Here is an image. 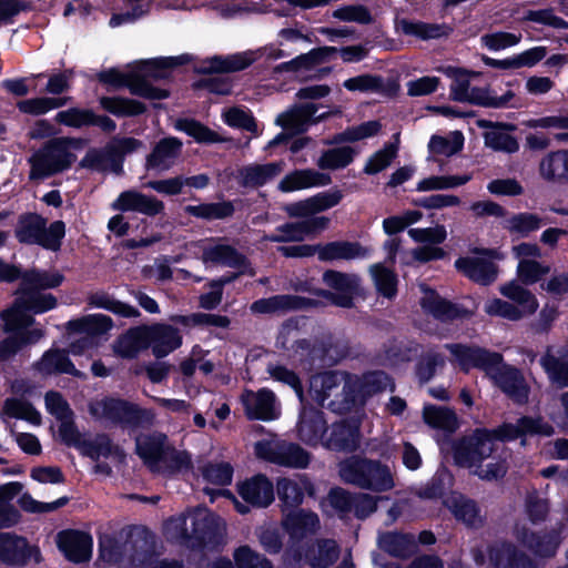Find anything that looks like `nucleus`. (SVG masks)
<instances>
[{
  "label": "nucleus",
  "mask_w": 568,
  "mask_h": 568,
  "mask_svg": "<svg viewBox=\"0 0 568 568\" xmlns=\"http://www.w3.org/2000/svg\"><path fill=\"white\" fill-rule=\"evenodd\" d=\"M552 427L541 418L523 417L516 424H504L493 433L478 429L471 436L454 444L455 463L468 468L484 480L504 477L507 471L505 457L497 453L495 438L514 440L527 435L550 436Z\"/></svg>",
  "instance_id": "f257e3e1"
},
{
  "label": "nucleus",
  "mask_w": 568,
  "mask_h": 568,
  "mask_svg": "<svg viewBox=\"0 0 568 568\" xmlns=\"http://www.w3.org/2000/svg\"><path fill=\"white\" fill-rule=\"evenodd\" d=\"M184 61L183 55L140 61L130 65L125 72L118 69L102 71L98 74V79L113 87H128L133 94L150 100H161L168 97L166 91L151 85L150 80L168 78L171 70Z\"/></svg>",
  "instance_id": "f03ea898"
},
{
  "label": "nucleus",
  "mask_w": 568,
  "mask_h": 568,
  "mask_svg": "<svg viewBox=\"0 0 568 568\" xmlns=\"http://www.w3.org/2000/svg\"><path fill=\"white\" fill-rule=\"evenodd\" d=\"M438 71L452 79L450 97L455 101L496 109L519 105V100L511 88H508L501 94L487 88H471L469 77L477 75L476 72L452 65L440 67Z\"/></svg>",
  "instance_id": "7ed1b4c3"
},
{
  "label": "nucleus",
  "mask_w": 568,
  "mask_h": 568,
  "mask_svg": "<svg viewBox=\"0 0 568 568\" xmlns=\"http://www.w3.org/2000/svg\"><path fill=\"white\" fill-rule=\"evenodd\" d=\"M81 141L73 138H53L34 151L28 162L29 179L43 180L69 169L77 160L75 150Z\"/></svg>",
  "instance_id": "20e7f679"
},
{
  "label": "nucleus",
  "mask_w": 568,
  "mask_h": 568,
  "mask_svg": "<svg viewBox=\"0 0 568 568\" xmlns=\"http://www.w3.org/2000/svg\"><path fill=\"white\" fill-rule=\"evenodd\" d=\"M63 281L59 272H45L32 270L22 277V294L17 298L14 305L28 313H44L55 307L57 300L50 293H41V290L58 287Z\"/></svg>",
  "instance_id": "39448f33"
},
{
  "label": "nucleus",
  "mask_w": 568,
  "mask_h": 568,
  "mask_svg": "<svg viewBox=\"0 0 568 568\" xmlns=\"http://www.w3.org/2000/svg\"><path fill=\"white\" fill-rule=\"evenodd\" d=\"M358 381H351V377L339 372H326L315 375L310 382V394L321 405L334 397L327 403L333 410H348L356 404L353 395V386Z\"/></svg>",
  "instance_id": "423d86ee"
},
{
  "label": "nucleus",
  "mask_w": 568,
  "mask_h": 568,
  "mask_svg": "<svg viewBox=\"0 0 568 568\" xmlns=\"http://www.w3.org/2000/svg\"><path fill=\"white\" fill-rule=\"evenodd\" d=\"M499 292L511 302L500 298L487 301L484 310L490 316L517 322L535 314L538 310L539 303L536 296L516 281L501 285Z\"/></svg>",
  "instance_id": "0eeeda50"
},
{
  "label": "nucleus",
  "mask_w": 568,
  "mask_h": 568,
  "mask_svg": "<svg viewBox=\"0 0 568 568\" xmlns=\"http://www.w3.org/2000/svg\"><path fill=\"white\" fill-rule=\"evenodd\" d=\"M339 475L345 483L374 491H386L395 486L389 468L375 460L347 459L341 463Z\"/></svg>",
  "instance_id": "6e6552de"
},
{
  "label": "nucleus",
  "mask_w": 568,
  "mask_h": 568,
  "mask_svg": "<svg viewBox=\"0 0 568 568\" xmlns=\"http://www.w3.org/2000/svg\"><path fill=\"white\" fill-rule=\"evenodd\" d=\"M6 332L10 336L0 343V359L4 361L14 355L18 349L30 343H36L42 336L40 328H30L33 318L20 308V305H13L2 313Z\"/></svg>",
  "instance_id": "1a4fd4ad"
},
{
  "label": "nucleus",
  "mask_w": 568,
  "mask_h": 568,
  "mask_svg": "<svg viewBox=\"0 0 568 568\" xmlns=\"http://www.w3.org/2000/svg\"><path fill=\"white\" fill-rule=\"evenodd\" d=\"M90 414L99 419L125 425H138L142 422H152L154 414L142 409L138 405L113 397H102L92 400L89 405Z\"/></svg>",
  "instance_id": "9d476101"
},
{
  "label": "nucleus",
  "mask_w": 568,
  "mask_h": 568,
  "mask_svg": "<svg viewBox=\"0 0 568 568\" xmlns=\"http://www.w3.org/2000/svg\"><path fill=\"white\" fill-rule=\"evenodd\" d=\"M258 458L291 468H305L310 455L301 446L278 439L261 440L255 444Z\"/></svg>",
  "instance_id": "9b49d317"
},
{
  "label": "nucleus",
  "mask_w": 568,
  "mask_h": 568,
  "mask_svg": "<svg viewBox=\"0 0 568 568\" xmlns=\"http://www.w3.org/2000/svg\"><path fill=\"white\" fill-rule=\"evenodd\" d=\"M166 436L155 434L152 436H140L136 439V452L144 463L154 471H160L162 465L169 459L176 462V467L189 465V457L171 449L165 445Z\"/></svg>",
  "instance_id": "f8f14e48"
},
{
  "label": "nucleus",
  "mask_w": 568,
  "mask_h": 568,
  "mask_svg": "<svg viewBox=\"0 0 568 568\" xmlns=\"http://www.w3.org/2000/svg\"><path fill=\"white\" fill-rule=\"evenodd\" d=\"M339 52L344 62H358L363 60L367 51L363 45H351L342 49L335 47H323L313 49L308 53L301 54L295 59L284 62L276 69L280 71L311 70L314 67L327 61L332 54Z\"/></svg>",
  "instance_id": "ddd939ff"
},
{
  "label": "nucleus",
  "mask_w": 568,
  "mask_h": 568,
  "mask_svg": "<svg viewBox=\"0 0 568 568\" xmlns=\"http://www.w3.org/2000/svg\"><path fill=\"white\" fill-rule=\"evenodd\" d=\"M476 253L479 256L458 258L455 266L471 281L488 285L497 277V267L493 261L503 260L504 254L496 248L478 250Z\"/></svg>",
  "instance_id": "4468645a"
},
{
  "label": "nucleus",
  "mask_w": 568,
  "mask_h": 568,
  "mask_svg": "<svg viewBox=\"0 0 568 568\" xmlns=\"http://www.w3.org/2000/svg\"><path fill=\"white\" fill-rule=\"evenodd\" d=\"M284 57L285 53L283 50L270 44L256 50L237 52L227 57H213L209 60L207 70L211 72H236L247 68L262 58L266 60H277Z\"/></svg>",
  "instance_id": "2eb2a0df"
},
{
  "label": "nucleus",
  "mask_w": 568,
  "mask_h": 568,
  "mask_svg": "<svg viewBox=\"0 0 568 568\" xmlns=\"http://www.w3.org/2000/svg\"><path fill=\"white\" fill-rule=\"evenodd\" d=\"M487 376L514 402L524 404L528 400L529 386L523 373L506 364L501 355L499 363H495Z\"/></svg>",
  "instance_id": "dca6fc26"
},
{
  "label": "nucleus",
  "mask_w": 568,
  "mask_h": 568,
  "mask_svg": "<svg viewBox=\"0 0 568 568\" xmlns=\"http://www.w3.org/2000/svg\"><path fill=\"white\" fill-rule=\"evenodd\" d=\"M446 348L452 355V363L462 371L469 372L471 368H478L488 375L495 363H499L500 354L490 352L478 346H468L464 344H447Z\"/></svg>",
  "instance_id": "f3484780"
},
{
  "label": "nucleus",
  "mask_w": 568,
  "mask_h": 568,
  "mask_svg": "<svg viewBox=\"0 0 568 568\" xmlns=\"http://www.w3.org/2000/svg\"><path fill=\"white\" fill-rule=\"evenodd\" d=\"M0 561L10 566H26L31 561L38 564L41 561V554L26 538L0 532Z\"/></svg>",
  "instance_id": "a211bd4d"
},
{
  "label": "nucleus",
  "mask_w": 568,
  "mask_h": 568,
  "mask_svg": "<svg viewBox=\"0 0 568 568\" xmlns=\"http://www.w3.org/2000/svg\"><path fill=\"white\" fill-rule=\"evenodd\" d=\"M112 320L103 314H91L78 320L70 321L68 328L71 332L84 333L85 336L72 342L70 352L80 355L93 346L92 337L105 334L112 328Z\"/></svg>",
  "instance_id": "6ab92c4d"
},
{
  "label": "nucleus",
  "mask_w": 568,
  "mask_h": 568,
  "mask_svg": "<svg viewBox=\"0 0 568 568\" xmlns=\"http://www.w3.org/2000/svg\"><path fill=\"white\" fill-rule=\"evenodd\" d=\"M324 283L335 290L337 294L317 291L316 294L323 295L332 301L333 304L341 307H351L353 296L359 287V277L355 274H345L336 271H327L323 275Z\"/></svg>",
  "instance_id": "aec40b11"
},
{
  "label": "nucleus",
  "mask_w": 568,
  "mask_h": 568,
  "mask_svg": "<svg viewBox=\"0 0 568 568\" xmlns=\"http://www.w3.org/2000/svg\"><path fill=\"white\" fill-rule=\"evenodd\" d=\"M57 544L64 557L72 562H84L92 556L93 539L88 532L74 529L60 531Z\"/></svg>",
  "instance_id": "412c9836"
},
{
  "label": "nucleus",
  "mask_w": 568,
  "mask_h": 568,
  "mask_svg": "<svg viewBox=\"0 0 568 568\" xmlns=\"http://www.w3.org/2000/svg\"><path fill=\"white\" fill-rule=\"evenodd\" d=\"M241 399L245 414L250 419L272 420L280 415L276 396L270 389L262 388L258 392L245 390Z\"/></svg>",
  "instance_id": "4be33fe9"
},
{
  "label": "nucleus",
  "mask_w": 568,
  "mask_h": 568,
  "mask_svg": "<svg viewBox=\"0 0 568 568\" xmlns=\"http://www.w3.org/2000/svg\"><path fill=\"white\" fill-rule=\"evenodd\" d=\"M478 125L486 130L483 136L487 148L508 154L516 153L519 150L518 140L510 134L511 131L516 130V125L488 120L478 121Z\"/></svg>",
  "instance_id": "5701e85b"
},
{
  "label": "nucleus",
  "mask_w": 568,
  "mask_h": 568,
  "mask_svg": "<svg viewBox=\"0 0 568 568\" xmlns=\"http://www.w3.org/2000/svg\"><path fill=\"white\" fill-rule=\"evenodd\" d=\"M343 199L341 190L331 189L286 206L293 217H307L336 206Z\"/></svg>",
  "instance_id": "b1692460"
},
{
  "label": "nucleus",
  "mask_w": 568,
  "mask_h": 568,
  "mask_svg": "<svg viewBox=\"0 0 568 568\" xmlns=\"http://www.w3.org/2000/svg\"><path fill=\"white\" fill-rule=\"evenodd\" d=\"M202 262L205 265L221 264L230 267H242L245 257L236 248L222 240H205L200 243Z\"/></svg>",
  "instance_id": "393cba45"
},
{
  "label": "nucleus",
  "mask_w": 568,
  "mask_h": 568,
  "mask_svg": "<svg viewBox=\"0 0 568 568\" xmlns=\"http://www.w3.org/2000/svg\"><path fill=\"white\" fill-rule=\"evenodd\" d=\"M419 287L423 293L420 305L426 313L432 314L435 318L446 321L470 317L473 315V311H467L458 305L450 304L425 284H420Z\"/></svg>",
  "instance_id": "a878e982"
},
{
  "label": "nucleus",
  "mask_w": 568,
  "mask_h": 568,
  "mask_svg": "<svg viewBox=\"0 0 568 568\" xmlns=\"http://www.w3.org/2000/svg\"><path fill=\"white\" fill-rule=\"evenodd\" d=\"M189 538L194 537L201 541L220 535L225 525L223 520L206 508H197L187 515Z\"/></svg>",
  "instance_id": "bb28decb"
},
{
  "label": "nucleus",
  "mask_w": 568,
  "mask_h": 568,
  "mask_svg": "<svg viewBox=\"0 0 568 568\" xmlns=\"http://www.w3.org/2000/svg\"><path fill=\"white\" fill-rule=\"evenodd\" d=\"M144 327L148 331L149 346L158 358L169 355L182 344L180 332L171 325L155 324Z\"/></svg>",
  "instance_id": "cd10ccee"
},
{
  "label": "nucleus",
  "mask_w": 568,
  "mask_h": 568,
  "mask_svg": "<svg viewBox=\"0 0 568 568\" xmlns=\"http://www.w3.org/2000/svg\"><path fill=\"white\" fill-rule=\"evenodd\" d=\"M112 207L119 211H134L152 216L161 213L164 205L153 196L136 191H125L118 196Z\"/></svg>",
  "instance_id": "c85d7f7f"
},
{
  "label": "nucleus",
  "mask_w": 568,
  "mask_h": 568,
  "mask_svg": "<svg viewBox=\"0 0 568 568\" xmlns=\"http://www.w3.org/2000/svg\"><path fill=\"white\" fill-rule=\"evenodd\" d=\"M332 179L328 174L313 169L295 170L286 174L278 183L282 192L288 193L316 186H326L331 184Z\"/></svg>",
  "instance_id": "c756f323"
},
{
  "label": "nucleus",
  "mask_w": 568,
  "mask_h": 568,
  "mask_svg": "<svg viewBox=\"0 0 568 568\" xmlns=\"http://www.w3.org/2000/svg\"><path fill=\"white\" fill-rule=\"evenodd\" d=\"M240 496L256 507H266L274 500L273 484L263 475H257L237 486Z\"/></svg>",
  "instance_id": "7c9ffc66"
},
{
  "label": "nucleus",
  "mask_w": 568,
  "mask_h": 568,
  "mask_svg": "<svg viewBox=\"0 0 568 568\" xmlns=\"http://www.w3.org/2000/svg\"><path fill=\"white\" fill-rule=\"evenodd\" d=\"M326 433L323 413L313 408H303L298 423L300 438L308 445L322 444L324 446Z\"/></svg>",
  "instance_id": "2f4dec72"
},
{
  "label": "nucleus",
  "mask_w": 568,
  "mask_h": 568,
  "mask_svg": "<svg viewBox=\"0 0 568 568\" xmlns=\"http://www.w3.org/2000/svg\"><path fill=\"white\" fill-rule=\"evenodd\" d=\"M310 305H313V302L308 298L296 295H276L255 301L251 305V311L255 314H275L301 310Z\"/></svg>",
  "instance_id": "473e14b6"
},
{
  "label": "nucleus",
  "mask_w": 568,
  "mask_h": 568,
  "mask_svg": "<svg viewBox=\"0 0 568 568\" xmlns=\"http://www.w3.org/2000/svg\"><path fill=\"white\" fill-rule=\"evenodd\" d=\"M359 443L358 423H337L326 433L324 446L334 450H354Z\"/></svg>",
  "instance_id": "72a5a7b5"
},
{
  "label": "nucleus",
  "mask_w": 568,
  "mask_h": 568,
  "mask_svg": "<svg viewBox=\"0 0 568 568\" xmlns=\"http://www.w3.org/2000/svg\"><path fill=\"white\" fill-rule=\"evenodd\" d=\"M277 495L286 508L298 506L307 493L313 494V485L304 475L294 478H282L276 485Z\"/></svg>",
  "instance_id": "f704fd0d"
},
{
  "label": "nucleus",
  "mask_w": 568,
  "mask_h": 568,
  "mask_svg": "<svg viewBox=\"0 0 568 568\" xmlns=\"http://www.w3.org/2000/svg\"><path fill=\"white\" fill-rule=\"evenodd\" d=\"M515 534L517 539L538 557L554 556L560 544L559 536L556 532L536 536L534 532L529 534L525 526H517Z\"/></svg>",
  "instance_id": "c9c22d12"
},
{
  "label": "nucleus",
  "mask_w": 568,
  "mask_h": 568,
  "mask_svg": "<svg viewBox=\"0 0 568 568\" xmlns=\"http://www.w3.org/2000/svg\"><path fill=\"white\" fill-rule=\"evenodd\" d=\"M567 150L548 152L538 164V174L547 183H567Z\"/></svg>",
  "instance_id": "e433bc0d"
},
{
  "label": "nucleus",
  "mask_w": 568,
  "mask_h": 568,
  "mask_svg": "<svg viewBox=\"0 0 568 568\" xmlns=\"http://www.w3.org/2000/svg\"><path fill=\"white\" fill-rule=\"evenodd\" d=\"M282 525L292 539L298 540L313 534L318 528L320 520L316 514L300 509L285 514Z\"/></svg>",
  "instance_id": "4c0bfd02"
},
{
  "label": "nucleus",
  "mask_w": 568,
  "mask_h": 568,
  "mask_svg": "<svg viewBox=\"0 0 568 568\" xmlns=\"http://www.w3.org/2000/svg\"><path fill=\"white\" fill-rule=\"evenodd\" d=\"M181 148L182 142L176 138L161 140L148 156V168L160 172L169 170L179 158Z\"/></svg>",
  "instance_id": "58836bf2"
},
{
  "label": "nucleus",
  "mask_w": 568,
  "mask_h": 568,
  "mask_svg": "<svg viewBox=\"0 0 568 568\" xmlns=\"http://www.w3.org/2000/svg\"><path fill=\"white\" fill-rule=\"evenodd\" d=\"M545 225L544 219L536 213L519 212L508 216L503 227L515 239H526Z\"/></svg>",
  "instance_id": "ea45409f"
},
{
  "label": "nucleus",
  "mask_w": 568,
  "mask_h": 568,
  "mask_svg": "<svg viewBox=\"0 0 568 568\" xmlns=\"http://www.w3.org/2000/svg\"><path fill=\"white\" fill-rule=\"evenodd\" d=\"M148 347V331L144 326L129 329L113 344L114 353L122 358H134Z\"/></svg>",
  "instance_id": "a19ab883"
},
{
  "label": "nucleus",
  "mask_w": 568,
  "mask_h": 568,
  "mask_svg": "<svg viewBox=\"0 0 568 568\" xmlns=\"http://www.w3.org/2000/svg\"><path fill=\"white\" fill-rule=\"evenodd\" d=\"M351 381H358L357 384L353 386V395L356 398V404H363L367 396L377 392L394 389L389 377L383 372H371L365 374L362 378L353 376Z\"/></svg>",
  "instance_id": "79ce46f5"
},
{
  "label": "nucleus",
  "mask_w": 568,
  "mask_h": 568,
  "mask_svg": "<svg viewBox=\"0 0 568 568\" xmlns=\"http://www.w3.org/2000/svg\"><path fill=\"white\" fill-rule=\"evenodd\" d=\"M371 251L358 243L332 242L318 248L321 261L334 260H363L369 256Z\"/></svg>",
  "instance_id": "37998d69"
},
{
  "label": "nucleus",
  "mask_w": 568,
  "mask_h": 568,
  "mask_svg": "<svg viewBox=\"0 0 568 568\" xmlns=\"http://www.w3.org/2000/svg\"><path fill=\"white\" fill-rule=\"evenodd\" d=\"M315 112L316 105L313 103L297 105L280 114L276 123L291 133H300L307 129Z\"/></svg>",
  "instance_id": "c03bdc74"
},
{
  "label": "nucleus",
  "mask_w": 568,
  "mask_h": 568,
  "mask_svg": "<svg viewBox=\"0 0 568 568\" xmlns=\"http://www.w3.org/2000/svg\"><path fill=\"white\" fill-rule=\"evenodd\" d=\"M489 561L494 568H535L525 555L518 554L511 545L501 544L489 550Z\"/></svg>",
  "instance_id": "a18cd8bd"
},
{
  "label": "nucleus",
  "mask_w": 568,
  "mask_h": 568,
  "mask_svg": "<svg viewBox=\"0 0 568 568\" xmlns=\"http://www.w3.org/2000/svg\"><path fill=\"white\" fill-rule=\"evenodd\" d=\"M396 29L405 36L416 37L422 40L446 37L450 28L446 24L426 23L417 20L402 19L397 21Z\"/></svg>",
  "instance_id": "49530a36"
},
{
  "label": "nucleus",
  "mask_w": 568,
  "mask_h": 568,
  "mask_svg": "<svg viewBox=\"0 0 568 568\" xmlns=\"http://www.w3.org/2000/svg\"><path fill=\"white\" fill-rule=\"evenodd\" d=\"M540 365L552 383L568 386V351L559 353L548 348L540 358Z\"/></svg>",
  "instance_id": "de8ad7c7"
},
{
  "label": "nucleus",
  "mask_w": 568,
  "mask_h": 568,
  "mask_svg": "<svg viewBox=\"0 0 568 568\" xmlns=\"http://www.w3.org/2000/svg\"><path fill=\"white\" fill-rule=\"evenodd\" d=\"M284 170V162L252 164L240 171L241 183L245 186H261L273 180Z\"/></svg>",
  "instance_id": "09e8293b"
},
{
  "label": "nucleus",
  "mask_w": 568,
  "mask_h": 568,
  "mask_svg": "<svg viewBox=\"0 0 568 568\" xmlns=\"http://www.w3.org/2000/svg\"><path fill=\"white\" fill-rule=\"evenodd\" d=\"M463 146L464 135L459 131H452L445 135L434 134L428 142V160L436 161L439 156H453L458 153Z\"/></svg>",
  "instance_id": "8fccbe9b"
},
{
  "label": "nucleus",
  "mask_w": 568,
  "mask_h": 568,
  "mask_svg": "<svg viewBox=\"0 0 568 568\" xmlns=\"http://www.w3.org/2000/svg\"><path fill=\"white\" fill-rule=\"evenodd\" d=\"M21 489L22 485L17 481L0 486V528H8L19 523L20 513L11 501Z\"/></svg>",
  "instance_id": "3c124183"
},
{
  "label": "nucleus",
  "mask_w": 568,
  "mask_h": 568,
  "mask_svg": "<svg viewBox=\"0 0 568 568\" xmlns=\"http://www.w3.org/2000/svg\"><path fill=\"white\" fill-rule=\"evenodd\" d=\"M446 504L456 519L463 521L467 526H477L481 519L476 504L462 495H452L447 498Z\"/></svg>",
  "instance_id": "603ef678"
},
{
  "label": "nucleus",
  "mask_w": 568,
  "mask_h": 568,
  "mask_svg": "<svg viewBox=\"0 0 568 568\" xmlns=\"http://www.w3.org/2000/svg\"><path fill=\"white\" fill-rule=\"evenodd\" d=\"M71 99L69 97H40L19 101L17 108L20 112L29 115H42L51 110L59 109L69 103Z\"/></svg>",
  "instance_id": "864d4df0"
},
{
  "label": "nucleus",
  "mask_w": 568,
  "mask_h": 568,
  "mask_svg": "<svg viewBox=\"0 0 568 568\" xmlns=\"http://www.w3.org/2000/svg\"><path fill=\"white\" fill-rule=\"evenodd\" d=\"M378 544L383 550L396 557H405L416 548V541L413 536L397 532L381 535Z\"/></svg>",
  "instance_id": "5fc2aeb1"
},
{
  "label": "nucleus",
  "mask_w": 568,
  "mask_h": 568,
  "mask_svg": "<svg viewBox=\"0 0 568 568\" xmlns=\"http://www.w3.org/2000/svg\"><path fill=\"white\" fill-rule=\"evenodd\" d=\"M38 369L43 374L67 373L79 375L68 355L62 351H48L37 364Z\"/></svg>",
  "instance_id": "6e6d98bb"
},
{
  "label": "nucleus",
  "mask_w": 568,
  "mask_h": 568,
  "mask_svg": "<svg viewBox=\"0 0 568 568\" xmlns=\"http://www.w3.org/2000/svg\"><path fill=\"white\" fill-rule=\"evenodd\" d=\"M423 417L425 423L434 428L454 432L458 426L455 413L447 407L426 405Z\"/></svg>",
  "instance_id": "4d7b16f0"
},
{
  "label": "nucleus",
  "mask_w": 568,
  "mask_h": 568,
  "mask_svg": "<svg viewBox=\"0 0 568 568\" xmlns=\"http://www.w3.org/2000/svg\"><path fill=\"white\" fill-rule=\"evenodd\" d=\"M355 156V150L351 146H337L326 150L316 161L322 170H339L351 164Z\"/></svg>",
  "instance_id": "13d9d810"
},
{
  "label": "nucleus",
  "mask_w": 568,
  "mask_h": 568,
  "mask_svg": "<svg viewBox=\"0 0 568 568\" xmlns=\"http://www.w3.org/2000/svg\"><path fill=\"white\" fill-rule=\"evenodd\" d=\"M471 179V174L440 176L433 175L420 180L417 183L416 190L419 192H428L435 190L455 189L468 183Z\"/></svg>",
  "instance_id": "bf43d9fd"
},
{
  "label": "nucleus",
  "mask_w": 568,
  "mask_h": 568,
  "mask_svg": "<svg viewBox=\"0 0 568 568\" xmlns=\"http://www.w3.org/2000/svg\"><path fill=\"white\" fill-rule=\"evenodd\" d=\"M399 134L394 135V142L386 144L382 150L374 153L367 161L364 171L367 174H376L385 170L396 158L398 152Z\"/></svg>",
  "instance_id": "052dcab7"
},
{
  "label": "nucleus",
  "mask_w": 568,
  "mask_h": 568,
  "mask_svg": "<svg viewBox=\"0 0 568 568\" xmlns=\"http://www.w3.org/2000/svg\"><path fill=\"white\" fill-rule=\"evenodd\" d=\"M89 303L99 308H104L123 317H138L140 312L125 303L114 300L109 294L99 292L89 297Z\"/></svg>",
  "instance_id": "680f3d73"
},
{
  "label": "nucleus",
  "mask_w": 568,
  "mask_h": 568,
  "mask_svg": "<svg viewBox=\"0 0 568 568\" xmlns=\"http://www.w3.org/2000/svg\"><path fill=\"white\" fill-rule=\"evenodd\" d=\"M369 273L374 281L377 292L387 297L392 298L396 294L397 276L396 274L385 267L382 264H374L369 267Z\"/></svg>",
  "instance_id": "e2e57ef3"
},
{
  "label": "nucleus",
  "mask_w": 568,
  "mask_h": 568,
  "mask_svg": "<svg viewBox=\"0 0 568 568\" xmlns=\"http://www.w3.org/2000/svg\"><path fill=\"white\" fill-rule=\"evenodd\" d=\"M101 106L116 116H131L144 112L145 106L135 100L123 98H101Z\"/></svg>",
  "instance_id": "0e129e2a"
},
{
  "label": "nucleus",
  "mask_w": 568,
  "mask_h": 568,
  "mask_svg": "<svg viewBox=\"0 0 568 568\" xmlns=\"http://www.w3.org/2000/svg\"><path fill=\"white\" fill-rule=\"evenodd\" d=\"M338 557V547L333 540L317 544L307 555L306 560L313 568H324L332 565Z\"/></svg>",
  "instance_id": "69168bd1"
},
{
  "label": "nucleus",
  "mask_w": 568,
  "mask_h": 568,
  "mask_svg": "<svg viewBox=\"0 0 568 568\" xmlns=\"http://www.w3.org/2000/svg\"><path fill=\"white\" fill-rule=\"evenodd\" d=\"M45 221L39 215H28L21 217L16 235L22 243L39 244L42 229Z\"/></svg>",
  "instance_id": "338daca9"
},
{
  "label": "nucleus",
  "mask_w": 568,
  "mask_h": 568,
  "mask_svg": "<svg viewBox=\"0 0 568 568\" xmlns=\"http://www.w3.org/2000/svg\"><path fill=\"white\" fill-rule=\"evenodd\" d=\"M186 213L206 220L224 219L232 215L234 209L230 202L203 203L199 205H187Z\"/></svg>",
  "instance_id": "774afa93"
}]
</instances>
